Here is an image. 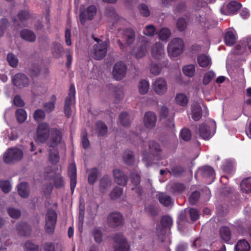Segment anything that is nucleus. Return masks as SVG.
<instances>
[{
	"label": "nucleus",
	"instance_id": "nucleus-1",
	"mask_svg": "<svg viewBox=\"0 0 251 251\" xmlns=\"http://www.w3.org/2000/svg\"><path fill=\"white\" fill-rule=\"evenodd\" d=\"M216 128L215 123L214 121H211L208 125L205 124L201 125L196 130L197 134L204 140L209 139L214 134Z\"/></svg>",
	"mask_w": 251,
	"mask_h": 251
},
{
	"label": "nucleus",
	"instance_id": "nucleus-2",
	"mask_svg": "<svg viewBox=\"0 0 251 251\" xmlns=\"http://www.w3.org/2000/svg\"><path fill=\"white\" fill-rule=\"evenodd\" d=\"M23 157V151L18 148H11L3 154V161L6 163H12L21 160Z\"/></svg>",
	"mask_w": 251,
	"mask_h": 251
},
{
	"label": "nucleus",
	"instance_id": "nucleus-3",
	"mask_svg": "<svg viewBox=\"0 0 251 251\" xmlns=\"http://www.w3.org/2000/svg\"><path fill=\"white\" fill-rule=\"evenodd\" d=\"M184 44L182 40L180 38H175L169 44L168 51L171 57H176L179 55L183 50Z\"/></svg>",
	"mask_w": 251,
	"mask_h": 251
},
{
	"label": "nucleus",
	"instance_id": "nucleus-4",
	"mask_svg": "<svg viewBox=\"0 0 251 251\" xmlns=\"http://www.w3.org/2000/svg\"><path fill=\"white\" fill-rule=\"evenodd\" d=\"M98 43L94 46L93 50V57L97 60H100L102 59L106 55L107 49V42L103 41L99 42V39L94 38Z\"/></svg>",
	"mask_w": 251,
	"mask_h": 251
},
{
	"label": "nucleus",
	"instance_id": "nucleus-5",
	"mask_svg": "<svg viewBox=\"0 0 251 251\" xmlns=\"http://www.w3.org/2000/svg\"><path fill=\"white\" fill-rule=\"evenodd\" d=\"M50 133L49 125L46 123H41L38 125L37 128L35 140L37 142L44 143L49 138Z\"/></svg>",
	"mask_w": 251,
	"mask_h": 251
},
{
	"label": "nucleus",
	"instance_id": "nucleus-6",
	"mask_svg": "<svg viewBox=\"0 0 251 251\" xmlns=\"http://www.w3.org/2000/svg\"><path fill=\"white\" fill-rule=\"evenodd\" d=\"M75 89L74 84L70 86L69 92L66 97L64 105V111L66 116L70 117L72 115V106L75 102Z\"/></svg>",
	"mask_w": 251,
	"mask_h": 251
},
{
	"label": "nucleus",
	"instance_id": "nucleus-7",
	"mask_svg": "<svg viewBox=\"0 0 251 251\" xmlns=\"http://www.w3.org/2000/svg\"><path fill=\"white\" fill-rule=\"evenodd\" d=\"M45 229L47 233L51 234L54 232L57 221V214L53 210H48L46 215Z\"/></svg>",
	"mask_w": 251,
	"mask_h": 251
},
{
	"label": "nucleus",
	"instance_id": "nucleus-8",
	"mask_svg": "<svg viewBox=\"0 0 251 251\" xmlns=\"http://www.w3.org/2000/svg\"><path fill=\"white\" fill-rule=\"evenodd\" d=\"M114 251H129L130 246L123 235H116L114 237Z\"/></svg>",
	"mask_w": 251,
	"mask_h": 251
},
{
	"label": "nucleus",
	"instance_id": "nucleus-9",
	"mask_svg": "<svg viewBox=\"0 0 251 251\" xmlns=\"http://www.w3.org/2000/svg\"><path fill=\"white\" fill-rule=\"evenodd\" d=\"M97 13V8L94 5H90L86 9L80 8V21L84 25L86 20H92Z\"/></svg>",
	"mask_w": 251,
	"mask_h": 251
},
{
	"label": "nucleus",
	"instance_id": "nucleus-10",
	"mask_svg": "<svg viewBox=\"0 0 251 251\" xmlns=\"http://www.w3.org/2000/svg\"><path fill=\"white\" fill-rule=\"evenodd\" d=\"M62 134L61 131L56 128H52L50 130V136L48 142V145L53 148L56 147L62 143Z\"/></svg>",
	"mask_w": 251,
	"mask_h": 251
},
{
	"label": "nucleus",
	"instance_id": "nucleus-11",
	"mask_svg": "<svg viewBox=\"0 0 251 251\" xmlns=\"http://www.w3.org/2000/svg\"><path fill=\"white\" fill-rule=\"evenodd\" d=\"M152 89L158 95H164L168 89L167 82L163 78H158L152 83Z\"/></svg>",
	"mask_w": 251,
	"mask_h": 251
},
{
	"label": "nucleus",
	"instance_id": "nucleus-12",
	"mask_svg": "<svg viewBox=\"0 0 251 251\" xmlns=\"http://www.w3.org/2000/svg\"><path fill=\"white\" fill-rule=\"evenodd\" d=\"M124 218L120 213L113 212L109 214L107 221L110 226L116 227L123 225Z\"/></svg>",
	"mask_w": 251,
	"mask_h": 251
},
{
	"label": "nucleus",
	"instance_id": "nucleus-13",
	"mask_svg": "<svg viewBox=\"0 0 251 251\" xmlns=\"http://www.w3.org/2000/svg\"><path fill=\"white\" fill-rule=\"evenodd\" d=\"M126 68L122 62H117L114 66L113 75L116 80L122 79L126 75Z\"/></svg>",
	"mask_w": 251,
	"mask_h": 251
},
{
	"label": "nucleus",
	"instance_id": "nucleus-14",
	"mask_svg": "<svg viewBox=\"0 0 251 251\" xmlns=\"http://www.w3.org/2000/svg\"><path fill=\"white\" fill-rule=\"evenodd\" d=\"M12 82L14 85L20 88L26 87L29 84V79L27 77L21 73L15 75L12 78Z\"/></svg>",
	"mask_w": 251,
	"mask_h": 251
},
{
	"label": "nucleus",
	"instance_id": "nucleus-15",
	"mask_svg": "<svg viewBox=\"0 0 251 251\" xmlns=\"http://www.w3.org/2000/svg\"><path fill=\"white\" fill-rule=\"evenodd\" d=\"M164 49L161 43L157 42L151 48V54L155 59H161L164 55Z\"/></svg>",
	"mask_w": 251,
	"mask_h": 251
},
{
	"label": "nucleus",
	"instance_id": "nucleus-16",
	"mask_svg": "<svg viewBox=\"0 0 251 251\" xmlns=\"http://www.w3.org/2000/svg\"><path fill=\"white\" fill-rule=\"evenodd\" d=\"M156 121V116L152 112H147L144 118L145 126L148 128H152L155 126Z\"/></svg>",
	"mask_w": 251,
	"mask_h": 251
},
{
	"label": "nucleus",
	"instance_id": "nucleus-17",
	"mask_svg": "<svg viewBox=\"0 0 251 251\" xmlns=\"http://www.w3.org/2000/svg\"><path fill=\"white\" fill-rule=\"evenodd\" d=\"M68 174L70 177L71 189L73 192L76 184V168L75 163H73L70 165Z\"/></svg>",
	"mask_w": 251,
	"mask_h": 251
},
{
	"label": "nucleus",
	"instance_id": "nucleus-18",
	"mask_svg": "<svg viewBox=\"0 0 251 251\" xmlns=\"http://www.w3.org/2000/svg\"><path fill=\"white\" fill-rule=\"evenodd\" d=\"M113 176L115 181L119 185H125L127 178L126 176L120 170L115 169L113 171Z\"/></svg>",
	"mask_w": 251,
	"mask_h": 251
},
{
	"label": "nucleus",
	"instance_id": "nucleus-19",
	"mask_svg": "<svg viewBox=\"0 0 251 251\" xmlns=\"http://www.w3.org/2000/svg\"><path fill=\"white\" fill-rule=\"evenodd\" d=\"M205 178H209L212 181H213L215 176L214 169L208 166H203L200 168L197 172Z\"/></svg>",
	"mask_w": 251,
	"mask_h": 251
},
{
	"label": "nucleus",
	"instance_id": "nucleus-20",
	"mask_svg": "<svg viewBox=\"0 0 251 251\" xmlns=\"http://www.w3.org/2000/svg\"><path fill=\"white\" fill-rule=\"evenodd\" d=\"M143 41L144 43L136 50H134L132 53L137 58L143 57L147 51L148 43L144 40Z\"/></svg>",
	"mask_w": 251,
	"mask_h": 251
},
{
	"label": "nucleus",
	"instance_id": "nucleus-21",
	"mask_svg": "<svg viewBox=\"0 0 251 251\" xmlns=\"http://www.w3.org/2000/svg\"><path fill=\"white\" fill-rule=\"evenodd\" d=\"M241 4L235 1L230 2L225 8V14L230 15L234 13L240 8Z\"/></svg>",
	"mask_w": 251,
	"mask_h": 251
},
{
	"label": "nucleus",
	"instance_id": "nucleus-22",
	"mask_svg": "<svg viewBox=\"0 0 251 251\" xmlns=\"http://www.w3.org/2000/svg\"><path fill=\"white\" fill-rule=\"evenodd\" d=\"M123 38L128 45L131 44L135 39V34L132 29H126L123 31Z\"/></svg>",
	"mask_w": 251,
	"mask_h": 251
},
{
	"label": "nucleus",
	"instance_id": "nucleus-23",
	"mask_svg": "<svg viewBox=\"0 0 251 251\" xmlns=\"http://www.w3.org/2000/svg\"><path fill=\"white\" fill-rule=\"evenodd\" d=\"M220 234L222 240L225 242H228L231 238V231L227 226H222L220 228Z\"/></svg>",
	"mask_w": 251,
	"mask_h": 251
},
{
	"label": "nucleus",
	"instance_id": "nucleus-24",
	"mask_svg": "<svg viewBox=\"0 0 251 251\" xmlns=\"http://www.w3.org/2000/svg\"><path fill=\"white\" fill-rule=\"evenodd\" d=\"M236 251H250L251 246L245 240H239L235 248Z\"/></svg>",
	"mask_w": 251,
	"mask_h": 251
},
{
	"label": "nucleus",
	"instance_id": "nucleus-25",
	"mask_svg": "<svg viewBox=\"0 0 251 251\" xmlns=\"http://www.w3.org/2000/svg\"><path fill=\"white\" fill-rule=\"evenodd\" d=\"M18 192L21 197H27L29 194L28 184L26 182L21 183L18 186Z\"/></svg>",
	"mask_w": 251,
	"mask_h": 251
},
{
	"label": "nucleus",
	"instance_id": "nucleus-26",
	"mask_svg": "<svg viewBox=\"0 0 251 251\" xmlns=\"http://www.w3.org/2000/svg\"><path fill=\"white\" fill-rule=\"evenodd\" d=\"M21 37L25 40L33 42L35 40L36 36L35 34L27 29L23 30L21 32Z\"/></svg>",
	"mask_w": 251,
	"mask_h": 251
},
{
	"label": "nucleus",
	"instance_id": "nucleus-27",
	"mask_svg": "<svg viewBox=\"0 0 251 251\" xmlns=\"http://www.w3.org/2000/svg\"><path fill=\"white\" fill-rule=\"evenodd\" d=\"M158 200L160 202L165 206H169L173 203L171 197L163 193L159 194Z\"/></svg>",
	"mask_w": 251,
	"mask_h": 251
},
{
	"label": "nucleus",
	"instance_id": "nucleus-28",
	"mask_svg": "<svg viewBox=\"0 0 251 251\" xmlns=\"http://www.w3.org/2000/svg\"><path fill=\"white\" fill-rule=\"evenodd\" d=\"M241 190L246 193L251 192V177L244 179L241 183Z\"/></svg>",
	"mask_w": 251,
	"mask_h": 251
},
{
	"label": "nucleus",
	"instance_id": "nucleus-29",
	"mask_svg": "<svg viewBox=\"0 0 251 251\" xmlns=\"http://www.w3.org/2000/svg\"><path fill=\"white\" fill-rule=\"evenodd\" d=\"M198 62L199 65L202 67H206L211 64L210 59L204 54L200 55L198 57Z\"/></svg>",
	"mask_w": 251,
	"mask_h": 251
},
{
	"label": "nucleus",
	"instance_id": "nucleus-30",
	"mask_svg": "<svg viewBox=\"0 0 251 251\" xmlns=\"http://www.w3.org/2000/svg\"><path fill=\"white\" fill-rule=\"evenodd\" d=\"M201 117V106L198 104L194 105L192 110V118L195 121H198Z\"/></svg>",
	"mask_w": 251,
	"mask_h": 251
},
{
	"label": "nucleus",
	"instance_id": "nucleus-31",
	"mask_svg": "<svg viewBox=\"0 0 251 251\" xmlns=\"http://www.w3.org/2000/svg\"><path fill=\"white\" fill-rule=\"evenodd\" d=\"M150 83L148 81L143 79L141 80L138 85V90L142 95L146 94L149 91Z\"/></svg>",
	"mask_w": 251,
	"mask_h": 251
},
{
	"label": "nucleus",
	"instance_id": "nucleus-32",
	"mask_svg": "<svg viewBox=\"0 0 251 251\" xmlns=\"http://www.w3.org/2000/svg\"><path fill=\"white\" fill-rule=\"evenodd\" d=\"M236 37L234 32L232 31H227L225 37V41L226 45L230 46L234 44Z\"/></svg>",
	"mask_w": 251,
	"mask_h": 251
},
{
	"label": "nucleus",
	"instance_id": "nucleus-33",
	"mask_svg": "<svg viewBox=\"0 0 251 251\" xmlns=\"http://www.w3.org/2000/svg\"><path fill=\"white\" fill-rule=\"evenodd\" d=\"M56 100V97L54 95H53L50 97V101L44 104V108L47 112H50L54 109Z\"/></svg>",
	"mask_w": 251,
	"mask_h": 251
},
{
	"label": "nucleus",
	"instance_id": "nucleus-34",
	"mask_svg": "<svg viewBox=\"0 0 251 251\" xmlns=\"http://www.w3.org/2000/svg\"><path fill=\"white\" fill-rule=\"evenodd\" d=\"M96 131L99 136H104L107 132L106 126L100 121L96 123Z\"/></svg>",
	"mask_w": 251,
	"mask_h": 251
},
{
	"label": "nucleus",
	"instance_id": "nucleus-35",
	"mask_svg": "<svg viewBox=\"0 0 251 251\" xmlns=\"http://www.w3.org/2000/svg\"><path fill=\"white\" fill-rule=\"evenodd\" d=\"M132 183L134 185V187L131 188L132 190H135L137 193L140 195L141 194V189L140 187L138 186L140 183V177L137 174L133 176L132 178Z\"/></svg>",
	"mask_w": 251,
	"mask_h": 251
},
{
	"label": "nucleus",
	"instance_id": "nucleus-36",
	"mask_svg": "<svg viewBox=\"0 0 251 251\" xmlns=\"http://www.w3.org/2000/svg\"><path fill=\"white\" fill-rule=\"evenodd\" d=\"M17 121L19 123H23L27 118V114L25 111L23 109H18L16 112Z\"/></svg>",
	"mask_w": 251,
	"mask_h": 251
},
{
	"label": "nucleus",
	"instance_id": "nucleus-37",
	"mask_svg": "<svg viewBox=\"0 0 251 251\" xmlns=\"http://www.w3.org/2000/svg\"><path fill=\"white\" fill-rule=\"evenodd\" d=\"M49 161L52 164H56L59 160V156L57 151H49Z\"/></svg>",
	"mask_w": 251,
	"mask_h": 251
},
{
	"label": "nucleus",
	"instance_id": "nucleus-38",
	"mask_svg": "<svg viewBox=\"0 0 251 251\" xmlns=\"http://www.w3.org/2000/svg\"><path fill=\"white\" fill-rule=\"evenodd\" d=\"M176 101L177 104L181 106H185L188 102V99L184 94L180 93L176 95Z\"/></svg>",
	"mask_w": 251,
	"mask_h": 251
},
{
	"label": "nucleus",
	"instance_id": "nucleus-39",
	"mask_svg": "<svg viewBox=\"0 0 251 251\" xmlns=\"http://www.w3.org/2000/svg\"><path fill=\"white\" fill-rule=\"evenodd\" d=\"M7 60L9 65L12 67H16L18 65L19 62L17 57L12 53L7 54Z\"/></svg>",
	"mask_w": 251,
	"mask_h": 251
},
{
	"label": "nucleus",
	"instance_id": "nucleus-40",
	"mask_svg": "<svg viewBox=\"0 0 251 251\" xmlns=\"http://www.w3.org/2000/svg\"><path fill=\"white\" fill-rule=\"evenodd\" d=\"M159 39L161 40H167L171 35L170 30L167 28H162L158 33Z\"/></svg>",
	"mask_w": 251,
	"mask_h": 251
},
{
	"label": "nucleus",
	"instance_id": "nucleus-41",
	"mask_svg": "<svg viewBox=\"0 0 251 251\" xmlns=\"http://www.w3.org/2000/svg\"><path fill=\"white\" fill-rule=\"evenodd\" d=\"M183 71L184 74L189 76L192 77L195 73V67L193 65H189L183 67Z\"/></svg>",
	"mask_w": 251,
	"mask_h": 251
},
{
	"label": "nucleus",
	"instance_id": "nucleus-42",
	"mask_svg": "<svg viewBox=\"0 0 251 251\" xmlns=\"http://www.w3.org/2000/svg\"><path fill=\"white\" fill-rule=\"evenodd\" d=\"M98 174V170L96 168H93L90 171L88 176V181L90 184H93L95 183L97 178Z\"/></svg>",
	"mask_w": 251,
	"mask_h": 251
},
{
	"label": "nucleus",
	"instance_id": "nucleus-43",
	"mask_svg": "<svg viewBox=\"0 0 251 251\" xmlns=\"http://www.w3.org/2000/svg\"><path fill=\"white\" fill-rule=\"evenodd\" d=\"M123 158L126 164L128 165L131 164L134 161L133 152L130 151H125Z\"/></svg>",
	"mask_w": 251,
	"mask_h": 251
},
{
	"label": "nucleus",
	"instance_id": "nucleus-44",
	"mask_svg": "<svg viewBox=\"0 0 251 251\" xmlns=\"http://www.w3.org/2000/svg\"><path fill=\"white\" fill-rule=\"evenodd\" d=\"M120 122L124 126H128L130 123V120L128 114L126 112L122 113L120 116Z\"/></svg>",
	"mask_w": 251,
	"mask_h": 251
},
{
	"label": "nucleus",
	"instance_id": "nucleus-45",
	"mask_svg": "<svg viewBox=\"0 0 251 251\" xmlns=\"http://www.w3.org/2000/svg\"><path fill=\"white\" fill-rule=\"evenodd\" d=\"M123 189L119 187H116L110 193V197L115 200L120 197L123 194Z\"/></svg>",
	"mask_w": 251,
	"mask_h": 251
},
{
	"label": "nucleus",
	"instance_id": "nucleus-46",
	"mask_svg": "<svg viewBox=\"0 0 251 251\" xmlns=\"http://www.w3.org/2000/svg\"><path fill=\"white\" fill-rule=\"evenodd\" d=\"M93 236L95 241L98 243H100L102 239V235L101 230L98 228L94 229L93 231Z\"/></svg>",
	"mask_w": 251,
	"mask_h": 251
},
{
	"label": "nucleus",
	"instance_id": "nucleus-47",
	"mask_svg": "<svg viewBox=\"0 0 251 251\" xmlns=\"http://www.w3.org/2000/svg\"><path fill=\"white\" fill-rule=\"evenodd\" d=\"M180 136L183 140L188 141L191 138V131L188 128H183L181 130Z\"/></svg>",
	"mask_w": 251,
	"mask_h": 251
},
{
	"label": "nucleus",
	"instance_id": "nucleus-48",
	"mask_svg": "<svg viewBox=\"0 0 251 251\" xmlns=\"http://www.w3.org/2000/svg\"><path fill=\"white\" fill-rule=\"evenodd\" d=\"M161 223L163 226L170 227L173 224V220L170 216H165L162 217Z\"/></svg>",
	"mask_w": 251,
	"mask_h": 251
},
{
	"label": "nucleus",
	"instance_id": "nucleus-49",
	"mask_svg": "<svg viewBox=\"0 0 251 251\" xmlns=\"http://www.w3.org/2000/svg\"><path fill=\"white\" fill-rule=\"evenodd\" d=\"M150 149L153 155L157 154L160 151L159 145L154 141H152L150 143Z\"/></svg>",
	"mask_w": 251,
	"mask_h": 251
},
{
	"label": "nucleus",
	"instance_id": "nucleus-50",
	"mask_svg": "<svg viewBox=\"0 0 251 251\" xmlns=\"http://www.w3.org/2000/svg\"><path fill=\"white\" fill-rule=\"evenodd\" d=\"M7 212L9 215L13 219H18L21 216L20 211L13 208H8Z\"/></svg>",
	"mask_w": 251,
	"mask_h": 251
},
{
	"label": "nucleus",
	"instance_id": "nucleus-51",
	"mask_svg": "<svg viewBox=\"0 0 251 251\" xmlns=\"http://www.w3.org/2000/svg\"><path fill=\"white\" fill-rule=\"evenodd\" d=\"M215 75V73L212 71H209L205 73L203 79V84L206 85L209 83Z\"/></svg>",
	"mask_w": 251,
	"mask_h": 251
},
{
	"label": "nucleus",
	"instance_id": "nucleus-52",
	"mask_svg": "<svg viewBox=\"0 0 251 251\" xmlns=\"http://www.w3.org/2000/svg\"><path fill=\"white\" fill-rule=\"evenodd\" d=\"M0 188L5 193H8L11 190V186L10 183L7 181H0Z\"/></svg>",
	"mask_w": 251,
	"mask_h": 251
},
{
	"label": "nucleus",
	"instance_id": "nucleus-53",
	"mask_svg": "<svg viewBox=\"0 0 251 251\" xmlns=\"http://www.w3.org/2000/svg\"><path fill=\"white\" fill-rule=\"evenodd\" d=\"M81 143L84 149H86L90 146V143L87 137V133L84 131L81 134Z\"/></svg>",
	"mask_w": 251,
	"mask_h": 251
},
{
	"label": "nucleus",
	"instance_id": "nucleus-54",
	"mask_svg": "<svg viewBox=\"0 0 251 251\" xmlns=\"http://www.w3.org/2000/svg\"><path fill=\"white\" fill-rule=\"evenodd\" d=\"M155 31V27L152 25H147L143 33L145 35L148 36H153Z\"/></svg>",
	"mask_w": 251,
	"mask_h": 251
},
{
	"label": "nucleus",
	"instance_id": "nucleus-55",
	"mask_svg": "<svg viewBox=\"0 0 251 251\" xmlns=\"http://www.w3.org/2000/svg\"><path fill=\"white\" fill-rule=\"evenodd\" d=\"M176 26L177 29L179 31H183L187 26V23L185 20L183 18L178 19L177 21Z\"/></svg>",
	"mask_w": 251,
	"mask_h": 251
},
{
	"label": "nucleus",
	"instance_id": "nucleus-56",
	"mask_svg": "<svg viewBox=\"0 0 251 251\" xmlns=\"http://www.w3.org/2000/svg\"><path fill=\"white\" fill-rule=\"evenodd\" d=\"M45 117L44 111L41 109H37L34 114V118L37 121L42 120Z\"/></svg>",
	"mask_w": 251,
	"mask_h": 251
},
{
	"label": "nucleus",
	"instance_id": "nucleus-57",
	"mask_svg": "<svg viewBox=\"0 0 251 251\" xmlns=\"http://www.w3.org/2000/svg\"><path fill=\"white\" fill-rule=\"evenodd\" d=\"M139 10L140 13L145 17H148L150 14L148 7L144 4H142L139 6Z\"/></svg>",
	"mask_w": 251,
	"mask_h": 251
},
{
	"label": "nucleus",
	"instance_id": "nucleus-58",
	"mask_svg": "<svg viewBox=\"0 0 251 251\" xmlns=\"http://www.w3.org/2000/svg\"><path fill=\"white\" fill-rule=\"evenodd\" d=\"M200 198V193L198 191L194 192L189 198V201L192 204H195Z\"/></svg>",
	"mask_w": 251,
	"mask_h": 251
},
{
	"label": "nucleus",
	"instance_id": "nucleus-59",
	"mask_svg": "<svg viewBox=\"0 0 251 251\" xmlns=\"http://www.w3.org/2000/svg\"><path fill=\"white\" fill-rule=\"evenodd\" d=\"M54 182L56 188H61L64 185L63 180L60 176H56L54 178Z\"/></svg>",
	"mask_w": 251,
	"mask_h": 251
},
{
	"label": "nucleus",
	"instance_id": "nucleus-60",
	"mask_svg": "<svg viewBox=\"0 0 251 251\" xmlns=\"http://www.w3.org/2000/svg\"><path fill=\"white\" fill-rule=\"evenodd\" d=\"M189 214L191 219L193 221H196L199 218L200 215L198 211L194 208H191L189 209Z\"/></svg>",
	"mask_w": 251,
	"mask_h": 251
},
{
	"label": "nucleus",
	"instance_id": "nucleus-61",
	"mask_svg": "<svg viewBox=\"0 0 251 251\" xmlns=\"http://www.w3.org/2000/svg\"><path fill=\"white\" fill-rule=\"evenodd\" d=\"M25 248L26 251H37L38 250V247L31 242H26L25 244Z\"/></svg>",
	"mask_w": 251,
	"mask_h": 251
},
{
	"label": "nucleus",
	"instance_id": "nucleus-62",
	"mask_svg": "<svg viewBox=\"0 0 251 251\" xmlns=\"http://www.w3.org/2000/svg\"><path fill=\"white\" fill-rule=\"evenodd\" d=\"M18 17L21 22L28 19L29 17L28 11L26 10L20 11L18 14Z\"/></svg>",
	"mask_w": 251,
	"mask_h": 251
},
{
	"label": "nucleus",
	"instance_id": "nucleus-63",
	"mask_svg": "<svg viewBox=\"0 0 251 251\" xmlns=\"http://www.w3.org/2000/svg\"><path fill=\"white\" fill-rule=\"evenodd\" d=\"M161 72L160 68L156 64H151V72L152 74L157 75Z\"/></svg>",
	"mask_w": 251,
	"mask_h": 251
},
{
	"label": "nucleus",
	"instance_id": "nucleus-64",
	"mask_svg": "<svg viewBox=\"0 0 251 251\" xmlns=\"http://www.w3.org/2000/svg\"><path fill=\"white\" fill-rule=\"evenodd\" d=\"M13 102L15 105L18 107H22L25 103L19 96H16L13 100Z\"/></svg>",
	"mask_w": 251,
	"mask_h": 251
}]
</instances>
